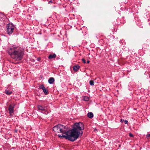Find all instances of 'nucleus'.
Listing matches in <instances>:
<instances>
[{
    "instance_id": "1",
    "label": "nucleus",
    "mask_w": 150,
    "mask_h": 150,
    "mask_svg": "<svg viewBox=\"0 0 150 150\" xmlns=\"http://www.w3.org/2000/svg\"><path fill=\"white\" fill-rule=\"evenodd\" d=\"M68 127L61 124H58L54 126L53 129L55 132L62 133L65 135H58L60 138H65L71 141L76 140L79 136L83 134L82 130L84 129L83 124L81 122L75 123L73 128L71 130L67 131Z\"/></svg>"
},
{
    "instance_id": "2",
    "label": "nucleus",
    "mask_w": 150,
    "mask_h": 150,
    "mask_svg": "<svg viewBox=\"0 0 150 150\" xmlns=\"http://www.w3.org/2000/svg\"><path fill=\"white\" fill-rule=\"evenodd\" d=\"M8 52L12 58L15 60L19 61L23 58L24 50L19 47L13 46L10 48Z\"/></svg>"
},
{
    "instance_id": "3",
    "label": "nucleus",
    "mask_w": 150,
    "mask_h": 150,
    "mask_svg": "<svg viewBox=\"0 0 150 150\" xmlns=\"http://www.w3.org/2000/svg\"><path fill=\"white\" fill-rule=\"evenodd\" d=\"M7 33L9 34H11L13 32L14 26L11 23L8 24L6 26Z\"/></svg>"
},
{
    "instance_id": "4",
    "label": "nucleus",
    "mask_w": 150,
    "mask_h": 150,
    "mask_svg": "<svg viewBox=\"0 0 150 150\" xmlns=\"http://www.w3.org/2000/svg\"><path fill=\"white\" fill-rule=\"evenodd\" d=\"M15 104L14 103H12L9 106L8 109V110L9 113L11 116H12L14 113V108L15 106Z\"/></svg>"
},
{
    "instance_id": "5",
    "label": "nucleus",
    "mask_w": 150,
    "mask_h": 150,
    "mask_svg": "<svg viewBox=\"0 0 150 150\" xmlns=\"http://www.w3.org/2000/svg\"><path fill=\"white\" fill-rule=\"evenodd\" d=\"M37 107L39 110L42 111H45L46 109V107L43 106L41 105H38L37 106Z\"/></svg>"
},
{
    "instance_id": "6",
    "label": "nucleus",
    "mask_w": 150,
    "mask_h": 150,
    "mask_svg": "<svg viewBox=\"0 0 150 150\" xmlns=\"http://www.w3.org/2000/svg\"><path fill=\"white\" fill-rule=\"evenodd\" d=\"M54 81V78L53 77L50 78L48 80V82L50 84H52Z\"/></svg>"
},
{
    "instance_id": "7",
    "label": "nucleus",
    "mask_w": 150,
    "mask_h": 150,
    "mask_svg": "<svg viewBox=\"0 0 150 150\" xmlns=\"http://www.w3.org/2000/svg\"><path fill=\"white\" fill-rule=\"evenodd\" d=\"M87 116L89 118H92L93 117V115L92 112H89L88 113Z\"/></svg>"
},
{
    "instance_id": "8",
    "label": "nucleus",
    "mask_w": 150,
    "mask_h": 150,
    "mask_svg": "<svg viewBox=\"0 0 150 150\" xmlns=\"http://www.w3.org/2000/svg\"><path fill=\"white\" fill-rule=\"evenodd\" d=\"M56 55L55 54H54L53 55L50 54L48 56V58L49 59H52L53 58H56Z\"/></svg>"
},
{
    "instance_id": "9",
    "label": "nucleus",
    "mask_w": 150,
    "mask_h": 150,
    "mask_svg": "<svg viewBox=\"0 0 150 150\" xmlns=\"http://www.w3.org/2000/svg\"><path fill=\"white\" fill-rule=\"evenodd\" d=\"M79 68V66L78 65H75L73 67V69L74 71H76Z\"/></svg>"
},
{
    "instance_id": "10",
    "label": "nucleus",
    "mask_w": 150,
    "mask_h": 150,
    "mask_svg": "<svg viewBox=\"0 0 150 150\" xmlns=\"http://www.w3.org/2000/svg\"><path fill=\"white\" fill-rule=\"evenodd\" d=\"M42 90L44 92L45 94L47 95L48 94L47 90L45 87H43L42 88Z\"/></svg>"
},
{
    "instance_id": "11",
    "label": "nucleus",
    "mask_w": 150,
    "mask_h": 150,
    "mask_svg": "<svg viewBox=\"0 0 150 150\" xmlns=\"http://www.w3.org/2000/svg\"><path fill=\"white\" fill-rule=\"evenodd\" d=\"M5 93L7 95H9L11 94L12 92L11 91H9L8 90H6L5 91Z\"/></svg>"
},
{
    "instance_id": "12",
    "label": "nucleus",
    "mask_w": 150,
    "mask_h": 150,
    "mask_svg": "<svg viewBox=\"0 0 150 150\" xmlns=\"http://www.w3.org/2000/svg\"><path fill=\"white\" fill-rule=\"evenodd\" d=\"M83 100L86 101H88L89 100V98L87 96H85L83 98Z\"/></svg>"
},
{
    "instance_id": "13",
    "label": "nucleus",
    "mask_w": 150,
    "mask_h": 150,
    "mask_svg": "<svg viewBox=\"0 0 150 150\" xmlns=\"http://www.w3.org/2000/svg\"><path fill=\"white\" fill-rule=\"evenodd\" d=\"M94 81L92 80H91L89 81V83L90 85L91 86L94 85Z\"/></svg>"
},
{
    "instance_id": "14",
    "label": "nucleus",
    "mask_w": 150,
    "mask_h": 150,
    "mask_svg": "<svg viewBox=\"0 0 150 150\" xmlns=\"http://www.w3.org/2000/svg\"><path fill=\"white\" fill-rule=\"evenodd\" d=\"M43 87H45L43 85H40L39 86V89H42V88Z\"/></svg>"
},
{
    "instance_id": "15",
    "label": "nucleus",
    "mask_w": 150,
    "mask_h": 150,
    "mask_svg": "<svg viewBox=\"0 0 150 150\" xmlns=\"http://www.w3.org/2000/svg\"><path fill=\"white\" fill-rule=\"evenodd\" d=\"M129 135L130 137H133L134 136L131 133H129Z\"/></svg>"
},
{
    "instance_id": "16",
    "label": "nucleus",
    "mask_w": 150,
    "mask_h": 150,
    "mask_svg": "<svg viewBox=\"0 0 150 150\" xmlns=\"http://www.w3.org/2000/svg\"><path fill=\"white\" fill-rule=\"evenodd\" d=\"M83 62L84 63H86V60H85L83 58L82 59Z\"/></svg>"
},
{
    "instance_id": "17",
    "label": "nucleus",
    "mask_w": 150,
    "mask_h": 150,
    "mask_svg": "<svg viewBox=\"0 0 150 150\" xmlns=\"http://www.w3.org/2000/svg\"><path fill=\"white\" fill-rule=\"evenodd\" d=\"M146 137L147 138H150V134H148L146 135Z\"/></svg>"
},
{
    "instance_id": "18",
    "label": "nucleus",
    "mask_w": 150,
    "mask_h": 150,
    "mask_svg": "<svg viewBox=\"0 0 150 150\" xmlns=\"http://www.w3.org/2000/svg\"><path fill=\"white\" fill-rule=\"evenodd\" d=\"M124 122L125 124H127L128 123V121L126 120H124Z\"/></svg>"
},
{
    "instance_id": "19",
    "label": "nucleus",
    "mask_w": 150,
    "mask_h": 150,
    "mask_svg": "<svg viewBox=\"0 0 150 150\" xmlns=\"http://www.w3.org/2000/svg\"><path fill=\"white\" fill-rule=\"evenodd\" d=\"M40 58H38L37 59V60L38 61H39L40 60Z\"/></svg>"
},
{
    "instance_id": "20",
    "label": "nucleus",
    "mask_w": 150,
    "mask_h": 150,
    "mask_svg": "<svg viewBox=\"0 0 150 150\" xmlns=\"http://www.w3.org/2000/svg\"><path fill=\"white\" fill-rule=\"evenodd\" d=\"M124 121V120L121 119L120 120V122H123Z\"/></svg>"
},
{
    "instance_id": "21",
    "label": "nucleus",
    "mask_w": 150,
    "mask_h": 150,
    "mask_svg": "<svg viewBox=\"0 0 150 150\" xmlns=\"http://www.w3.org/2000/svg\"><path fill=\"white\" fill-rule=\"evenodd\" d=\"M52 1L51 0V1H50L49 2V3H52Z\"/></svg>"
},
{
    "instance_id": "22",
    "label": "nucleus",
    "mask_w": 150,
    "mask_h": 150,
    "mask_svg": "<svg viewBox=\"0 0 150 150\" xmlns=\"http://www.w3.org/2000/svg\"><path fill=\"white\" fill-rule=\"evenodd\" d=\"M90 62V61L89 60H88L87 61V63H89Z\"/></svg>"
},
{
    "instance_id": "23",
    "label": "nucleus",
    "mask_w": 150,
    "mask_h": 150,
    "mask_svg": "<svg viewBox=\"0 0 150 150\" xmlns=\"http://www.w3.org/2000/svg\"><path fill=\"white\" fill-rule=\"evenodd\" d=\"M1 14L0 13V20L1 19Z\"/></svg>"
}]
</instances>
